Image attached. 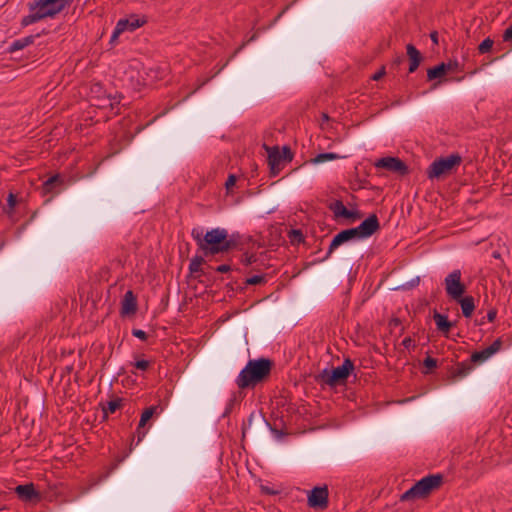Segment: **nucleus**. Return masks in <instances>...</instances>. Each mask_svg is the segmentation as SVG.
Here are the masks:
<instances>
[{"instance_id":"nucleus-1","label":"nucleus","mask_w":512,"mask_h":512,"mask_svg":"<svg viewBox=\"0 0 512 512\" xmlns=\"http://www.w3.org/2000/svg\"><path fill=\"white\" fill-rule=\"evenodd\" d=\"M191 235L205 254L243 252V256H248L245 252L248 237L238 232L229 234L226 229L220 227L205 232L203 228L196 227L192 229Z\"/></svg>"},{"instance_id":"nucleus-2","label":"nucleus","mask_w":512,"mask_h":512,"mask_svg":"<svg viewBox=\"0 0 512 512\" xmlns=\"http://www.w3.org/2000/svg\"><path fill=\"white\" fill-rule=\"evenodd\" d=\"M379 229L380 224L377 215L371 214L359 226L342 230L341 232L336 234L329 245L327 256H329L333 252V250L339 247L340 245L354 239L368 238Z\"/></svg>"},{"instance_id":"nucleus-3","label":"nucleus","mask_w":512,"mask_h":512,"mask_svg":"<svg viewBox=\"0 0 512 512\" xmlns=\"http://www.w3.org/2000/svg\"><path fill=\"white\" fill-rule=\"evenodd\" d=\"M71 0H34L28 3L30 13L21 20V25L27 27L44 18L54 17L62 12Z\"/></svg>"},{"instance_id":"nucleus-4","label":"nucleus","mask_w":512,"mask_h":512,"mask_svg":"<svg viewBox=\"0 0 512 512\" xmlns=\"http://www.w3.org/2000/svg\"><path fill=\"white\" fill-rule=\"evenodd\" d=\"M71 0H34L28 3L30 13L21 20V25L27 27L44 18L54 17L62 12Z\"/></svg>"},{"instance_id":"nucleus-5","label":"nucleus","mask_w":512,"mask_h":512,"mask_svg":"<svg viewBox=\"0 0 512 512\" xmlns=\"http://www.w3.org/2000/svg\"><path fill=\"white\" fill-rule=\"evenodd\" d=\"M271 366V361L265 358L249 360L236 379L237 386L240 389L255 387L269 376Z\"/></svg>"},{"instance_id":"nucleus-6","label":"nucleus","mask_w":512,"mask_h":512,"mask_svg":"<svg viewBox=\"0 0 512 512\" xmlns=\"http://www.w3.org/2000/svg\"><path fill=\"white\" fill-rule=\"evenodd\" d=\"M443 481L441 474H433L423 477L410 489L400 496V501H413L427 497L433 490L437 489Z\"/></svg>"},{"instance_id":"nucleus-7","label":"nucleus","mask_w":512,"mask_h":512,"mask_svg":"<svg viewBox=\"0 0 512 512\" xmlns=\"http://www.w3.org/2000/svg\"><path fill=\"white\" fill-rule=\"evenodd\" d=\"M353 369V362L349 358H346L341 366L331 371L324 369L319 375V380L330 387H334L345 382Z\"/></svg>"},{"instance_id":"nucleus-8","label":"nucleus","mask_w":512,"mask_h":512,"mask_svg":"<svg viewBox=\"0 0 512 512\" xmlns=\"http://www.w3.org/2000/svg\"><path fill=\"white\" fill-rule=\"evenodd\" d=\"M462 161L459 154H451L448 157H442L434 160L427 169V177L431 180L439 179L447 175L458 166Z\"/></svg>"},{"instance_id":"nucleus-9","label":"nucleus","mask_w":512,"mask_h":512,"mask_svg":"<svg viewBox=\"0 0 512 512\" xmlns=\"http://www.w3.org/2000/svg\"><path fill=\"white\" fill-rule=\"evenodd\" d=\"M444 283L447 295L454 300L460 299L465 292V286L461 283V271L458 269L449 273Z\"/></svg>"},{"instance_id":"nucleus-10","label":"nucleus","mask_w":512,"mask_h":512,"mask_svg":"<svg viewBox=\"0 0 512 512\" xmlns=\"http://www.w3.org/2000/svg\"><path fill=\"white\" fill-rule=\"evenodd\" d=\"M376 168H383L401 176L408 174L409 169L404 161L398 157H383L375 162Z\"/></svg>"},{"instance_id":"nucleus-11","label":"nucleus","mask_w":512,"mask_h":512,"mask_svg":"<svg viewBox=\"0 0 512 512\" xmlns=\"http://www.w3.org/2000/svg\"><path fill=\"white\" fill-rule=\"evenodd\" d=\"M308 504L313 508H325L328 505V488L326 486L323 487H314L309 496H308Z\"/></svg>"},{"instance_id":"nucleus-12","label":"nucleus","mask_w":512,"mask_h":512,"mask_svg":"<svg viewBox=\"0 0 512 512\" xmlns=\"http://www.w3.org/2000/svg\"><path fill=\"white\" fill-rule=\"evenodd\" d=\"M145 20L136 18L135 16H132L129 19H120L115 27V30L112 34L111 40L113 41L115 38L119 36L122 32L129 30L134 31L137 28L143 26L145 24Z\"/></svg>"},{"instance_id":"nucleus-13","label":"nucleus","mask_w":512,"mask_h":512,"mask_svg":"<svg viewBox=\"0 0 512 512\" xmlns=\"http://www.w3.org/2000/svg\"><path fill=\"white\" fill-rule=\"evenodd\" d=\"M265 150L268 152V165L272 175H277L280 171V165L283 160L282 154L277 146L269 147L266 144L263 145Z\"/></svg>"},{"instance_id":"nucleus-14","label":"nucleus","mask_w":512,"mask_h":512,"mask_svg":"<svg viewBox=\"0 0 512 512\" xmlns=\"http://www.w3.org/2000/svg\"><path fill=\"white\" fill-rule=\"evenodd\" d=\"M15 493L20 500L25 502L38 501L40 499V495L35 490L33 483L16 486Z\"/></svg>"},{"instance_id":"nucleus-15","label":"nucleus","mask_w":512,"mask_h":512,"mask_svg":"<svg viewBox=\"0 0 512 512\" xmlns=\"http://www.w3.org/2000/svg\"><path fill=\"white\" fill-rule=\"evenodd\" d=\"M137 310V301L131 290L127 291L121 302V313L123 315L134 314Z\"/></svg>"},{"instance_id":"nucleus-16","label":"nucleus","mask_w":512,"mask_h":512,"mask_svg":"<svg viewBox=\"0 0 512 512\" xmlns=\"http://www.w3.org/2000/svg\"><path fill=\"white\" fill-rule=\"evenodd\" d=\"M158 406H150L143 411L137 427L138 443L145 437L146 432L141 429L145 427L146 423L153 417L157 412Z\"/></svg>"},{"instance_id":"nucleus-17","label":"nucleus","mask_w":512,"mask_h":512,"mask_svg":"<svg viewBox=\"0 0 512 512\" xmlns=\"http://www.w3.org/2000/svg\"><path fill=\"white\" fill-rule=\"evenodd\" d=\"M406 52H407V56L409 57V60H410L409 73H413L419 67V65L422 61V56H421L420 52L412 44H408L406 46Z\"/></svg>"},{"instance_id":"nucleus-18","label":"nucleus","mask_w":512,"mask_h":512,"mask_svg":"<svg viewBox=\"0 0 512 512\" xmlns=\"http://www.w3.org/2000/svg\"><path fill=\"white\" fill-rule=\"evenodd\" d=\"M329 209L334 213L336 218L350 219L354 217V212L348 210L341 200H335L329 205Z\"/></svg>"},{"instance_id":"nucleus-19","label":"nucleus","mask_w":512,"mask_h":512,"mask_svg":"<svg viewBox=\"0 0 512 512\" xmlns=\"http://www.w3.org/2000/svg\"><path fill=\"white\" fill-rule=\"evenodd\" d=\"M447 72H449V65H445V62H442L427 70V80L432 81L434 79H440L445 76Z\"/></svg>"},{"instance_id":"nucleus-20","label":"nucleus","mask_w":512,"mask_h":512,"mask_svg":"<svg viewBox=\"0 0 512 512\" xmlns=\"http://www.w3.org/2000/svg\"><path fill=\"white\" fill-rule=\"evenodd\" d=\"M40 36V34H37V35H29V36H26L24 38H21V39H17L15 41H13L9 47V51L10 52H16V51H19V50H22L24 48H26L27 46L31 45L34 43L35 41V38Z\"/></svg>"},{"instance_id":"nucleus-21","label":"nucleus","mask_w":512,"mask_h":512,"mask_svg":"<svg viewBox=\"0 0 512 512\" xmlns=\"http://www.w3.org/2000/svg\"><path fill=\"white\" fill-rule=\"evenodd\" d=\"M461 305L462 314L469 318L475 309L474 298L472 296L461 297L457 300Z\"/></svg>"},{"instance_id":"nucleus-22","label":"nucleus","mask_w":512,"mask_h":512,"mask_svg":"<svg viewBox=\"0 0 512 512\" xmlns=\"http://www.w3.org/2000/svg\"><path fill=\"white\" fill-rule=\"evenodd\" d=\"M433 319L435 321L437 329L440 332L447 333L450 330L452 324L451 322H449L448 317L446 315L435 312L433 315Z\"/></svg>"},{"instance_id":"nucleus-23","label":"nucleus","mask_w":512,"mask_h":512,"mask_svg":"<svg viewBox=\"0 0 512 512\" xmlns=\"http://www.w3.org/2000/svg\"><path fill=\"white\" fill-rule=\"evenodd\" d=\"M342 158V156L332 153V152H326V153H320L315 158L311 160L313 164H321L327 161L337 160Z\"/></svg>"},{"instance_id":"nucleus-24","label":"nucleus","mask_w":512,"mask_h":512,"mask_svg":"<svg viewBox=\"0 0 512 512\" xmlns=\"http://www.w3.org/2000/svg\"><path fill=\"white\" fill-rule=\"evenodd\" d=\"M492 349L485 348L481 351H476L471 355V361L474 363H483L488 360L492 354Z\"/></svg>"},{"instance_id":"nucleus-25","label":"nucleus","mask_w":512,"mask_h":512,"mask_svg":"<svg viewBox=\"0 0 512 512\" xmlns=\"http://www.w3.org/2000/svg\"><path fill=\"white\" fill-rule=\"evenodd\" d=\"M62 183L63 180L61 179L60 175H54L43 183V191L44 193H51L56 185Z\"/></svg>"},{"instance_id":"nucleus-26","label":"nucleus","mask_w":512,"mask_h":512,"mask_svg":"<svg viewBox=\"0 0 512 512\" xmlns=\"http://www.w3.org/2000/svg\"><path fill=\"white\" fill-rule=\"evenodd\" d=\"M121 407H122V399L121 398H116V399L109 401L107 403V405L103 407L104 416L107 417L109 413L110 414L115 413Z\"/></svg>"},{"instance_id":"nucleus-27","label":"nucleus","mask_w":512,"mask_h":512,"mask_svg":"<svg viewBox=\"0 0 512 512\" xmlns=\"http://www.w3.org/2000/svg\"><path fill=\"white\" fill-rule=\"evenodd\" d=\"M292 244H300L304 241V235L300 229H291L287 234Z\"/></svg>"},{"instance_id":"nucleus-28","label":"nucleus","mask_w":512,"mask_h":512,"mask_svg":"<svg viewBox=\"0 0 512 512\" xmlns=\"http://www.w3.org/2000/svg\"><path fill=\"white\" fill-rule=\"evenodd\" d=\"M205 264V258H192L189 270L192 275L199 273L202 270V266Z\"/></svg>"},{"instance_id":"nucleus-29","label":"nucleus","mask_w":512,"mask_h":512,"mask_svg":"<svg viewBox=\"0 0 512 512\" xmlns=\"http://www.w3.org/2000/svg\"><path fill=\"white\" fill-rule=\"evenodd\" d=\"M494 41L491 38L484 39L478 46V51L480 54H485L490 52L492 49Z\"/></svg>"},{"instance_id":"nucleus-30","label":"nucleus","mask_w":512,"mask_h":512,"mask_svg":"<svg viewBox=\"0 0 512 512\" xmlns=\"http://www.w3.org/2000/svg\"><path fill=\"white\" fill-rule=\"evenodd\" d=\"M16 204H17L16 195L13 193H9V195L7 197V206H8L7 213H12L15 209Z\"/></svg>"},{"instance_id":"nucleus-31","label":"nucleus","mask_w":512,"mask_h":512,"mask_svg":"<svg viewBox=\"0 0 512 512\" xmlns=\"http://www.w3.org/2000/svg\"><path fill=\"white\" fill-rule=\"evenodd\" d=\"M264 282V276L262 275H253L247 278L246 283L249 285H258Z\"/></svg>"},{"instance_id":"nucleus-32","label":"nucleus","mask_w":512,"mask_h":512,"mask_svg":"<svg viewBox=\"0 0 512 512\" xmlns=\"http://www.w3.org/2000/svg\"><path fill=\"white\" fill-rule=\"evenodd\" d=\"M132 335L140 340H143L145 341L147 339V334L145 331L141 330V329H133L132 330Z\"/></svg>"},{"instance_id":"nucleus-33","label":"nucleus","mask_w":512,"mask_h":512,"mask_svg":"<svg viewBox=\"0 0 512 512\" xmlns=\"http://www.w3.org/2000/svg\"><path fill=\"white\" fill-rule=\"evenodd\" d=\"M237 177L234 174H230L225 182V187L230 190L236 183Z\"/></svg>"},{"instance_id":"nucleus-34","label":"nucleus","mask_w":512,"mask_h":512,"mask_svg":"<svg viewBox=\"0 0 512 512\" xmlns=\"http://www.w3.org/2000/svg\"><path fill=\"white\" fill-rule=\"evenodd\" d=\"M134 365H135V367H136L137 369H139V370H143V371H144V370H147V369H148V367H149L150 363H149V361H147V360H138V361H136V362H135V364H134Z\"/></svg>"},{"instance_id":"nucleus-35","label":"nucleus","mask_w":512,"mask_h":512,"mask_svg":"<svg viewBox=\"0 0 512 512\" xmlns=\"http://www.w3.org/2000/svg\"><path fill=\"white\" fill-rule=\"evenodd\" d=\"M424 366L428 369H433L437 366V360L431 357H427L424 360Z\"/></svg>"},{"instance_id":"nucleus-36","label":"nucleus","mask_w":512,"mask_h":512,"mask_svg":"<svg viewBox=\"0 0 512 512\" xmlns=\"http://www.w3.org/2000/svg\"><path fill=\"white\" fill-rule=\"evenodd\" d=\"M261 488V491L264 493V494H267V495H276L278 494V491L271 488L270 486L268 485H261L260 486Z\"/></svg>"},{"instance_id":"nucleus-37","label":"nucleus","mask_w":512,"mask_h":512,"mask_svg":"<svg viewBox=\"0 0 512 512\" xmlns=\"http://www.w3.org/2000/svg\"><path fill=\"white\" fill-rule=\"evenodd\" d=\"M402 345L406 349H410V348H414L415 347V343H414V341L410 337L404 338L403 341H402Z\"/></svg>"},{"instance_id":"nucleus-38","label":"nucleus","mask_w":512,"mask_h":512,"mask_svg":"<svg viewBox=\"0 0 512 512\" xmlns=\"http://www.w3.org/2000/svg\"><path fill=\"white\" fill-rule=\"evenodd\" d=\"M501 347L500 340L494 341L490 346H488V349H492L491 354L494 355Z\"/></svg>"},{"instance_id":"nucleus-39","label":"nucleus","mask_w":512,"mask_h":512,"mask_svg":"<svg viewBox=\"0 0 512 512\" xmlns=\"http://www.w3.org/2000/svg\"><path fill=\"white\" fill-rule=\"evenodd\" d=\"M470 371V367H461L457 370L456 376L459 378L465 377Z\"/></svg>"},{"instance_id":"nucleus-40","label":"nucleus","mask_w":512,"mask_h":512,"mask_svg":"<svg viewBox=\"0 0 512 512\" xmlns=\"http://www.w3.org/2000/svg\"><path fill=\"white\" fill-rule=\"evenodd\" d=\"M503 40L507 42L512 41V25L505 30L503 34Z\"/></svg>"},{"instance_id":"nucleus-41","label":"nucleus","mask_w":512,"mask_h":512,"mask_svg":"<svg viewBox=\"0 0 512 512\" xmlns=\"http://www.w3.org/2000/svg\"><path fill=\"white\" fill-rule=\"evenodd\" d=\"M282 157H283V160H288V161H291L292 159V155H291V151H290V148L287 147V146H284L283 147V154H282Z\"/></svg>"},{"instance_id":"nucleus-42","label":"nucleus","mask_w":512,"mask_h":512,"mask_svg":"<svg viewBox=\"0 0 512 512\" xmlns=\"http://www.w3.org/2000/svg\"><path fill=\"white\" fill-rule=\"evenodd\" d=\"M419 282H420V278L416 277V278L412 279L407 285H403V288L415 287L419 284Z\"/></svg>"},{"instance_id":"nucleus-43","label":"nucleus","mask_w":512,"mask_h":512,"mask_svg":"<svg viewBox=\"0 0 512 512\" xmlns=\"http://www.w3.org/2000/svg\"><path fill=\"white\" fill-rule=\"evenodd\" d=\"M230 269H231L230 265L223 264V265H219L216 268V271L220 272V273H226V272L230 271Z\"/></svg>"},{"instance_id":"nucleus-44","label":"nucleus","mask_w":512,"mask_h":512,"mask_svg":"<svg viewBox=\"0 0 512 512\" xmlns=\"http://www.w3.org/2000/svg\"><path fill=\"white\" fill-rule=\"evenodd\" d=\"M384 75H385V68L382 67L381 70H379L377 73H375L372 76V79L377 81V80H380Z\"/></svg>"},{"instance_id":"nucleus-45","label":"nucleus","mask_w":512,"mask_h":512,"mask_svg":"<svg viewBox=\"0 0 512 512\" xmlns=\"http://www.w3.org/2000/svg\"><path fill=\"white\" fill-rule=\"evenodd\" d=\"M496 315H497V312L495 309H491L490 311H488L487 313V320L489 322H493L496 318Z\"/></svg>"},{"instance_id":"nucleus-46","label":"nucleus","mask_w":512,"mask_h":512,"mask_svg":"<svg viewBox=\"0 0 512 512\" xmlns=\"http://www.w3.org/2000/svg\"><path fill=\"white\" fill-rule=\"evenodd\" d=\"M445 65H449V71H454L458 68L457 61H449V62L445 63Z\"/></svg>"},{"instance_id":"nucleus-47","label":"nucleus","mask_w":512,"mask_h":512,"mask_svg":"<svg viewBox=\"0 0 512 512\" xmlns=\"http://www.w3.org/2000/svg\"><path fill=\"white\" fill-rule=\"evenodd\" d=\"M430 38L434 44H438V33L436 31L431 32Z\"/></svg>"},{"instance_id":"nucleus-48","label":"nucleus","mask_w":512,"mask_h":512,"mask_svg":"<svg viewBox=\"0 0 512 512\" xmlns=\"http://www.w3.org/2000/svg\"><path fill=\"white\" fill-rule=\"evenodd\" d=\"M233 402H234V400H233V399H231V400H230V402H229L228 407L226 408V410H225V412H224V416H226V415H228V414L230 413V411H231V407H232V405H233Z\"/></svg>"},{"instance_id":"nucleus-49","label":"nucleus","mask_w":512,"mask_h":512,"mask_svg":"<svg viewBox=\"0 0 512 512\" xmlns=\"http://www.w3.org/2000/svg\"><path fill=\"white\" fill-rule=\"evenodd\" d=\"M246 259H247V264H252L256 260V258H246Z\"/></svg>"},{"instance_id":"nucleus-50","label":"nucleus","mask_w":512,"mask_h":512,"mask_svg":"<svg viewBox=\"0 0 512 512\" xmlns=\"http://www.w3.org/2000/svg\"><path fill=\"white\" fill-rule=\"evenodd\" d=\"M491 256L496 257V256H501V254L498 251H493Z\"/></svg>"},{"instance_id":"nucleus-51","label":"nucleus","mask_w":512,"mask_h":512,"mask_svg":"<svg viewBox=\"0 0 512 512\" xmlns=\"http://www.w3.org/2000/svg\"><path fill=\"white\" fill-rule=\"evenodd\" d=\"M401 61H402V58H401V57H398V58L395 60V63H396V64H400V63H401Z\"/></svg>"},{"instance_id":"nucleus-52","label":"nucleus","mask_w":512,"mask_h":512,"mask_svg":"<svg viewBox=\"0 0 512 512\" xmlns=\"http://www.w3.org/2000/svg\"><path fill=\"white\" fill-rule=\"evenodd\" d=\"M440 83H441V81H439V82H437V83H434L432 88H433V89L437 88V87H438V85H439Z\"/></svg>"},{"instance_id":"nucleus-53","label":"nucleus","mask_w":512,"mask_h":512,"mask_svg":"<svg viewBox=\"0 0 512 512\" xmlns=\"http://www.w3.org/2000/svg\"><path fill=\"white\" fill-rule=\"evenodd\" d=\"M253 416H254L253 414H250V417H249L250 422L252 421Z\"/></svg>"}]
</instances>
